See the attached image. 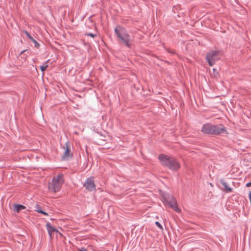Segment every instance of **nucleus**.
<instances>
[{"instance_id": "17", "label": "nucleus", "mask_w": 251, "mask_h": 251, "mask_svg": "<svg viewBox=\"0 0 251 251\" xmlns=\"http://www.w3.org/2000/svg\"><path fill=\"white\" fill-rule=\"evenodd\" d=\"M36 211L38 212V213H42V214H43L44 215H48V213L43 211V210H39L38 209H37Z\"/></svg>"}, {"instance_id": "15", "label": "nucleus", "mask_w": 251, "mask_h": 251, "mask_svg": "<svg viewBox=\"0 0 251 251\" xmlns=\"http://www.w3.org/2000/svg\"><path fill=\"white\" fill-rule=\"evenodd\" d=\"M155 225L161 229H163V227L159 222L156 221L155 223Z\"/></svg>"}, {"instance_id": "1", "label": "nucleus", "mask_w": 251, "mask_h": 251, "mask_svg": "<svg viewBox=\"0 0 251 251\" xmlns=\"http://www.w3.org/2000/svg\"><path fill=\"white\" fill-rule=\"evenodd\" d=\"M201 131L207 134L219 135L225 132L226 133V128L222 124L216 125L211 124H204L201 128Z\"/></svg>"}, {"instance_id": "4", "label": "nucleus", "mask_w": 251, "mask_h": 251, "mask_svg": "<svg viewBox=\"0 0 251 251\" xmlns=\"http://www.w3.org/2000/svg\"><path fill=\"white\" fill-rule=\"evenodd\" d=\"M64 182L63 176L62 174L53 177L51 182L49 184V189L50 191L56 192L60 190Z\"/></svg>"}, {"instance_id": "6", "label": "nucleus", "mask_w": 251, "mask_h": 251, "mask_svg": "<svg viewBox=\"0 0 251 251\" xmlns=\"http://www.w3.org/2000/svg\"><path fill=\"white\" fill-rule=\"evenodd\" d=\"M62 149L64 150V152L61 157L63 160L67 161L72 158L73 153L71 151V144L69 142H66L62 147Z\"/></svg>"}, {"instance_id": "19", "label": "nucleus", "mask_w": 251, "mask_h": 251, "mask_svg": "<svg viewBox=\"0 0 251 251\" xmlns=\"http://www.w3.org/2000/svg\"><path fill=\"white\" fill-rule=\"evenodd\" d=\"M246 186L247 187H250V186H251V182L248 183L246 184Z\"/></svg>"}, {"instance_id": "22", "label": "nucleus", "mask_w": 251, "mask_h": 251, "mask_svg": "<svg viewBox=\"0 0 251 251\" xmlns=\"http://www.w3.org/2000/svg\"><path fill=\"white\" fill-rule=\"evenodd\" d=\"M37 209H38L39 210H41L40 209H38V208H37Z\"/></svg>"}, {"instance_id": "14", "label": "nucleus", "mask_w": 251, "mask_h": 251, "mask_svg": "<svg viewBox=\"0 0 251 251\" xmlns=\"http://www.w3.org/2000/svg\"><path fill=\"white\" fill-rule=\"evenodd\" d=\"M85 35L88 36H90L92 38H94L97 36L96 34H93V33H86Z\"/></svg>"}, {"instance_id": "8", "label": "nucleus", "mask_w": 251, "mask_h": 251, "mask_svg": "<svg viewBox=\"0 0 251 251\" xmlns=\"http://www.w3.org/2000/svg\"><path fill=\"white\" fill-rule=\"evenodd\" d=\"M84 186L89 191H93L96 190V185L93 178H87L84 184Z\"/></svg>"}, {"instance_id": "18", "label": "nucleus", "mask_w": 251, "mask_h": 251, "mask_svg": "<svg viewBox=\"0 0 251 251\" xmlns=\"http://www.w3.org/2000/svg\"><path fill=\"white\" fill-rule=\"evenodd\" d=\"M78 251H87L86 249L82 248L81 249H78Z\"/></svg>"}, {"instance_id": "9", "label": "nucleus", "mask_w": 251, "mask_h": 251, "mask_svg": "<svg viewBox=\"0 0 251 251\" xmlns=\"http://www.w3.org/2000/svg\"><path fill=\"white\" fill-rule=\"evenodd\" d=\"M47 229H48L49 234H50V236H51L52 233H53L55 231H57L54 227L52 226L49 223L47 224Z\"/></svg>"}, {"instance_id": "11", "label": "nucleus", "mask_w": 251, "mask_h": 251, "mask_svg": "<svg viewBox=\"0 0 251 251\" xmlns=\"http://www.w3.org/2000/svg\"><path fill=\"white\" fill-rule=\"evenodd\" d=\"M14 210L17 212H19L20 210L25 208V207L21 204H16L13 207Z\"/></svg>"}, {"instance_id": "10", "label": "nucleus", "mask_w": 251, "mask_h": 251, "mask_svg": "<svg viewBox=\"0 0 251 251\" xmlns=\"http://www.w3.org/2000/svg\"><path fill=\"white\" fill-rule=\"evenodd\" d=\"M221 183L222 185L224 187L225 190L227 192H230L232 191V189L228 186V185L226 182L224 180H221Z\"/></svg>"}, {"instance_id": "20", "label": "nucleus", "mask_w": 251, "mask_h": 251, "mask_svg": "<svg viewBox=\"0 0 251 251\" xmlns=\"http://www.w3.org/2000/svg\"><path fill=\"white\" fill-rule=\"evenodd\" d=\"M24 51H25V50H23V51L21 52V54H22V53L23 52H24Z\"/></svg>"}, {"instance_id": "2", "label": "nucleus", "mask_w": 251, "mask_h": 251, "mask_svg": "<svg viewBox=\"0 0 251 251\" xmlns=\"http://www.w3.org/2000/svg\"><path fill=\"white\" fill-rule=\"evenodd\" d=\"M158 158L163 166L173 171H176L180 167V164L174 158L167 155L161 154Z\"/></svg>"}, {"instance_id": "3", "label": "nucleus", "mask_w": 251, "mask_h": 251, "mask_svg": "<svg viewBox=\"0 0 251 251\" xmlns=\"http://www.w3.org/2000/svg\"><path fill=\"white\" fill-rule=\"evenodd\" d=\"M115 32L118 38H119L128 48L131 45L132 40L126 30L124 27L118 26L115 28Z\"/></svg>"}, {"instance_id": "7", "label": "nucleus", "mask_w": 251, "mask_h": 251, "mask_svg": "<svg viewBox=\"0 0 251 251\" xmlns=\"http://www.w3.org/2000/svg\"><path fill=\"white\" fill-rule=\"evenodd\" d=\"M164 201L175 211L177 212H180V209L177 206L176 200L172 196L168 195V196L164 198Z\"/></svg>"}, {"instance_id": "13", "label": "nucleus", "mask_w": 251, "mask_h": 251, "mask_svg": "<svg viewBox=\"0 0 251 251\" xmlns=\"http://www.w3.org/2000/svg\"><path fill=\"white\" fill-rule=\"evenodd\" d=\"M24 33L29 38V39L31 41H33V40H34L33 38L30 35L29 33L27 31H25Z\"/></svg>"}, {"instance_id": "16", "label": "nucleus", "mask_w": 251, "mask_h": 251, "mask_svg": "<svg viewBox=\"0 0 251 251\" xmlns=\"http://www.w3.org/2000/svg\"><path fill=\"white\" fill-rule=\"evenodd\" d=\"M32 42L34 43V45L36 48H38L39 47L40 45L39 43L36 40L34 39Z\"/></svg>"}, {"instance_id": "12", "label": "nucleus", "mask_w": 251, "mask_h": 251, "mask_svg": "<svg viewBox=\"0 0 251 251\" xmlns=\"http://www.w3.org/2000/svg\"><path fill=\"white\" fill-rule=\"evenodd\" d=\"M49 60H47L46 62H45L43 65H41L40 66V69L41 70L42 72H44L46 69L47 68V67H48V61Z\"/></svg>"}, {"instance_id": "21", "label": "nucleus", "mask_w": 251, "mask_h": 251, "mask_svg": "<svg viewBox=\"0 0 251 251\" xmlns=\"http://www.w3.org/2000/svg\"><path fill=\"white\" fill-rule=\"evenodd\" d=\"M213 70L214 72H215V69H213Z\"/></svg>"}, {"instance_id": "5", "label": "nucleus", "mask_w": 251, "mask_h": 251, "mask_svg": "<svg viewBox=\"0 0 251 251\" xmlns=\"http://www.w3.org/2000/svg\"><path fill=\"white\" fill-rule=\"evenodd\" d=\"M221 53L219 51L211 50L206 55V59L210 66H213L215 62L220 59Z\"/></svg>"}]
</instances>
